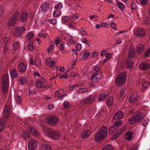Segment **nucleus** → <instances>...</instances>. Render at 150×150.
I'll list each match as a JSON object with an SVG mask.
<instances>
[{
    "label": "nucleus",
    "instance_id": "obj_1",
    "mask_svg": "<svg viewBox=\"0 0 150 150\" xmlns=\"http://www.w3.org/2000/svg\"><path fill=\"white\" fill-rule=\"evenodd\" d=\"M108 128L106 127L103 126L100 127L98 132L95 134L94 139L96 142H99L103 140L107 136L108 134Z\"/></svg>",
    "mask_w": 150,
    "mask_h": 150
},
{
    "label": "nucleus",
    "instance_id": "obj_2",
    "mask_svg": "<svg viewBox=\"0 0 150 150\" xmlns=\"http://www.w3.org/2000/svg\"><path fill=\"white\" fill-rule=\"evenodd\" d=\"M144 114L141 112L134 114L132 117L129 118V123L131 125L135 124L136 122L139 123L144 119Z\"/></svg>",
    "mask_w": 150,
    "mask_h": 150
},
{
    "label": "nucleus",
    "instance_id": "obj_3",
    "mask_svg": "<svg viewBox=\"0 0 150 150\" xmlns=\"http://www.w3.org/2000/svg\"><path fill=\"white\" fill-rule=\"evenodd\" d=\"M127 79V75L125 72H122L117 76L115 80V84L118 87L124 84Z\"/></svg>",
    "mask_w": 150,
    "mask_h": 150
},
{
    "label": "nucleus",
    "instance_id": "obj_4",
    "mask_svg": "<svg viewBox=\"0 0 150 150\" xmlns=\"http://www.w3.org/2000/svg\"><path fill=\"white\" fill-rule=\"evenodd\" d=\"M19 16V12L16 11L13 15L10 20L7 22V24L8 26H12L16 23Z\"/></svg>",
    "mask_w": 150,
    "mask_h": 150
},
{
    "label": "nucleus",
    "instance_id": "obj_5",
    "mask_svg": "<svg viewBox=\"0 0 150 150\" xmlns=\"http://www.w3.org/2000/svg\"><path fill=\"white\" fill-rule=\"evenodd\" d=\"M44 132L50 137L54 139L59 140L61 135L60 132L56 131L50 130L47 133L44 131Z\"/></svg>",
    "mask_w": 150,
    "mask_h": 150
},
{
    "label": "nucleus",
    "instance_id": "obj_6",
    "mask_svg": "<svg viewBox=\"0 0 150 150\" xmlns=\"http://www.w3.org/2000/svg\"><path fill=\"white\" fill-rule=\"evenodd\" d=\"M46 122L51 126H54L58 122L59 120L57 117L49 116L45 120Z\"/></svg>",
    "mask_w": 150,
    "mask_h": 150
},
{
    "label": "nucleus",
    "instance_id": "obj_7",
    "mask_svg": "<svg viewBox=\"0 0 150 150\" xmlns=\"http://www.w3.org/2000/svg\"><path fill=\"white\" fill-rule=\"evenodd\" d=\"M94 96L93 95H90L81 100L80 103L81 105H84L93 103L94 101Z\"/></svg>",
    "mask_w": 150,
    "mask_h": 150
},
{
    "label": "nucleus",
    "instance_id": "obj_8",
    "mask_svg": "<svg viewBox=\"0 0 150 150\" xmlns=\"http://www.w3.org/2000/svg\"><path fill=\"white\" fill-rule=\"evenodd\" d=\"M25 30L24 27H17L15 29L14 35L17 37H20Z\"/></svg>",
    "mask_w": 150,
    "mask_h": 150
},
{
    "label": "nucleus",
    "instance_id": "obj_9",
    "mask_svg": "<svg viewBox=\"0 0 150 150\" xmlns=\"http://www.w3.org/2000/svg\"><path fill=\"white\" fill-rule=\"evenodd\" d=\"M38 143L35 140L31 139L28 142V148L29 150H34L37 146Z\"/></svg>",
    "mask_w": 150,
    "mask_h": 150
},
{
    "label": "nucleus",
    "instance_id": "obj_10",
    "mask_svg": "<svg viewBox=\"0 0 150 150\" xmlns=\"http://www.w3.org/2000/svg\"><path fill=\"white\" fill-rule=\"evenodd\" d=\"M100 73L102 74V71H101ZM93 74H94L91 76L90 79L93 82H97L98 81L103 77V75L102 74H101L100 75L97 76L98 74L96 73H95V74L93 73Z\"/></svg>",
    "mask_w": 150,
    "mask_h": 150
},
{
    "label": "nucleus",
    "instance_id": "obj_11",
    "mask_svg": "<svg viewBox=\"0 0 150 150\" xmlns=\"http://www.w3.org/2000/svg\"><path fill=\"white\" fill-rule=\"evenodd\" d=\"M29 16L28 13L23 11L21 13L19 18L20 21L22 23L25 22Z\"/></svg>",
    "mask_w": 150,
    "mask_h": 150
},
{
    "label": "nucleus",
    "instance_id": "obj_12",
    "mask_svg": "<svg viewBox=\"0 0 150 150\" xmlns=\"http://www.w3.org/2000/svg\"><path fill=\"white\" fill-rule=\"evenodd\" d=\"M123 117V112L122 111H118L114 115L113 117V118L115 120H119Z\"/></svg>",
    "mask_w": 150,
    "mask_h": 150
},
{
    "label": "nucleus",
    "instance_id": "obj_13",
    "mask_svg": "<svg viewBox=\"0 0 150 150\" xmlns=\"http://www.w3.org/2000/svg\"><path fill=\"white\" fill-rule=\"evenodd\" d=\"M134 63L133 61L130 59V58H128L127 60L126 63V66L127 69H131L133 67Z\"/></svg>",
    "mask_w": 150,
    "mask_h": 150
},
{
    "label": "nucleus",
    "instance_id": "obj_14",
    "mask_svg": "<svg viewBox=\"0 0 150 150\" xmlns=\"http://www.w3.org/2000/svg\"><path fill=\"white\" fill-rule=\"evenodd\" d=\"M18 69L19 71L21 72H23L25 71L26 69L25 64L23 62H21L19 65Z\"/></svg>",
    "mask_w": 150,
    "mask_h": 150
},
{
    "label": "nucleus",
    "instance_id": "obj_15",
    "mask_svg": "<svg viewBox=\"0 0 150 150\" xmlns=\"http://www.w3.org/2000/svg\"><path fill=\"white\" fill-rule=\"evenodd\" d=\"M150 64L144 62H142L139 65V67L141 69L145 70L149 68Z\"/></svg>",
    "mask_w": 150,
    "mask_h": 150
},
{
    "label": "nucleus",
    "instance_id": "obj_16",
    "mask_svg": "<svg viewBox=\"0 0 150 150\" xmlns=\"http://www.w3.org/2000/svg\"><path fill=\"white\" fill-rule=\"evenodd\" d=\"M135 34L137 36L142 37L145 35V32L144 30L140 28L137 30Z\"/></svg>",
    "mask_w": 150,
    "mask_h": 150
},
{
    "label": "nucleus",
    "instance_id": "obj_17",
    "mask_svg": "<svg viewBox=\"0 0 150 150\" xmlns=\"http://www.w3.org/2000/svg\"><path fill=\"white\" fill-rule=\"evenodd\" d=\"M11 108L9 105H6L4 109V115L8 118L10 113Z\"/></svg>",
    "mask_w": 150,
    "mask_h": 150
},
{
    "label": "nucleus",
    "instance_id": "obj_18",
    "mask_svg": "<svg viewBox=\"0 0 150 150\" xmlns=\"http://www.w3.org/2000/svg\"><path fill=\"white\" fill-rule=\"evenodd\" d=\"M138 96L135 94L131 95L129 97V100L131 103L136 101L138 100Z\"/></svg>",
    "mask_w": 150,
    "mask_h": 150
},
{
    "label": "nucleus",
    "instance_id": "obj_19",
    "mask_svg": "<svg viewBox=\"0 0 150 150\" xmlns=\"http://www.w3.org/2000/svg\"><path fill=\"white\" fill-rule=\"evenodd\" d=\"M144 48V45L142 44H139L137 47V51L139 54H141Z\"/></svg>",
    "mask_w": 150,
    "mask_h": 150
},
{
    "label": "nucleus",
    "instance_id": "obj_20",
    "mask_svg": "<svg viewBox=\"0 0 150 150\" xmlns=\"http://www.w3.org/2000/svg\"><path fill=\"white\" fill-rule=\"evenodd\" d=\"M49 8V4L48 2L43 3L41 6L40 8L44 12L46 11Z\"/></svg>",
    "mask_w": 150,
    "mask_h": 150
},
{
    "label": "nucleus",
    "instance_id": "obj_21",
    "mask_svg": "<svg viewBox=\"0 0 150 150\" xmlns=\"http://www.w3.org/2000/svg\"><path fill=\"white\" fill-rule=\"evenodd\" d=\"M134 50L131 47H129L128 52L129 58H132L135 56Z\"/></svg>",
    "mask_w": 150,
    "mask_h": 150
},
{
    "label": "nucleus",
    "instance_id": "obj_22",
    "mask_svg": "<svg viewBox=\"0 0 150 150\" xmlns=\"http://www.w3.org/2000/svg\"><path fill=\"white\" fill-rule=\"evenodd\" d=\"M124 128L123 127H122L121 128L122 130L118 132L115 133L111 137V139H112L114 140L117 138L118 137H119L123 132V130Z\"/></svg>",
    "mask_w": 150,
    "mask_h": 150
},
{
    "label": "nucleus",
    "instance_id": "obj_23",
    "mask_svg": "<svg viewBox=\"0 0 150 150\" xmlns=\"http://www.w3.org/2000/svg\"><path fill=\"white\" fill-rule=\"evenodd\" d=\"M114 101L113 97H110L109 98L106 100V103L108 106L110 107L113 104Z\"/></svg>",
    "mask_w": 150,
    "mask_h": 150
},
{
    "label": "nucleus",
    "instance_id": "obj_24",
    "mask_svg": "<svg viewBox=\"0 0 150 150\" xmlns=\"http://www.w3.org/2000/svg\"><path fill=\"white\" fill-rule=\"evenodd\" d=\"M91 133L89 131L86 130L82 133L81 137L83 139L88 137L90 135Z\"/></svg>",
    "mask_w": 150,
    "mask_h": 150
},
{
    "label": "nucleus",
    "instance_id": "obj_25",
    "mask_svg": "<svg viewBox=\"0 0 150 150\" xmlns=\"http://www.w3.org/2000/svg\"><path fill=\"white\" fill-rule=\"evenodd\" d=\"M30 132L34 135H38L39 134V132L36 129L32 127H30Z\"/></svg>",
    "mask_w": 150,
    "mask_h": 150
},
{
    "label": "nucleus",
    "instance_id": "obj_26",
    "mask_svg": "<svg viewBox=\"0 0 150 150\" xmlns=\"http://www.w3.org/2000/svg\"><path fill=\"white\" fill-rule=\"evenodd\" d=\"M41 149L42 150H52L51 146L48 144H42Z\"/></svg>",
    "mask_w": 150,
    "mask_h": 150
},
{
    "label": "nucleus",
    "instance_id": "obj_27",
    "mask_svg": "<svg viewBox=\"0 0 150 150\" xmlns=\"http://www.w3.org/2000/svg\"><path fill=\"white\" fill-rule=\"evenodd\" d=\"M150 85V83L149 82H146L143 83L142 86V88L141 91L142 92L145 91V90L148 88Z\"/></svg>",
    "mask_w": 150,
    "mask_h": 150
},
{
    "label": "nucleus",
    "instance_id": "obj_28",
    "mask_svg": "<svg viewBox=\"0 0 150 150\" xmlns=\"http://www.w3.org/2000/svg\"><path fill=\"white\" fill-rule=\"evenodd\" d=\"M132 132H129L125 134V139L129 140H130L132 138Z\"/></svg>",
    "mask_w": 150,
    "mask_h": 150
},
{
    "label": "nucleus",
    "instance_id": "obj_29",
    "mask_svg": "<svg viewBox=\"0 0 150 150\" xmlns=\"http://www.w3.org/2000/svg\"><path fill=\"white\" fill-rule=\"evenodd\" d=\"M8 85L2 84V91L4 94H6L8 92Z\"/></svg>",
    "mask_w": 150,
    "mask_h": 150
},
{
    "label": "nucleus",
    "instance_id": "obj_30",
    "mask_svg": "<svg viewBox=\"0 0 150 150\" xmlns=\"http://www.w3.org/2000/svg\"><path fill=\"white\" fill-rule=\"evenodd\" d=\"M11 74L12 77L14 78H16L18 76L17 71L16 69H12L11 72Z\"/></svg>",
    "mask_w": 150,
    "mask_h": 150
},
{
    "label": "nucleus",
    "instance_id": "obj_31",
    "mask_svg": "<svg viewBox=\"0 0 150 150\" xmlns=\"http://www.w3.org/2000/svg\"><path fill=\"white\" fill-rule=\"evenodd\" d=\"M119 128H116L113 125V126H112L109 128V133L110 134H112L115 132L116 130H117Z\"/></svg>",
    "mask_w": 150,
    "mask_h": 150
},
{
    "label": "nucleus",
    "instance_id": "obj_32",
    "mask_svg": "<svg viewBox=\"0 0 150 150\" xmlns=\"http://www.w3.org/2000/svg\"><path fill=\"white\" fill-rule=\"evenodd\" d=\"M107 96V95H105V94L104 93H100L98 97V100L99 101H102Z\"/></svg>",
    "mask_w": 150,
    "mask_h": 150
},
{
    "label": "nucleus",
    "instance_id": "obj_33",
    "mask_svg": "<svg viewBox=\"0 0 150 150\" xmlns=\"http://www.w3.org/2000/svg\"><path fill=\"white\" fill-rule=\"evenodd\" d=\"M127 89V87L125 86L121 89L120 92L119 98H121L122 96L124 94L125 91Z\"/></svg>",
    "mask_w": 150,
    "mask_h": 150
},
{
    "label": "nucleus",
    "instance_id": "obj_34",
    "mask_svg": "<svg viewBox=\"0 0 150 150\" xmlns=\"http://www.w3.org/2000/svg\"><path fill=\"white\" fill-rule=\"evenodd\" d=\"M30 134L28 132L25 131L22 133V136L25 139L30 137Z\"/></svg>",
    "mask_w": 150,
    "mask_h": 150
},
{
    "label": "nucleus",
    "instance_id": "obj_35",
    "mask_svg": "<svg viewBox=\"0 0 150 150\" xmlns=\"http://www.w3.org/2000/svg\"><path fill=\"white\" fill-rule=\"evenodd\" d=\"M112 146L110 144L105 145L102 150H113Z\"/></svg>",
    "mask_w": 150,
    "mask_h": 150
},
{
    "label": "nucleus",
    "instance_id": "obj_36",
    "mask_svg": "<svg viewBox=\"0 0 150 150\" xmlns=\"http://www.w3.org/2000/svg\"><path fill=\"white\" fill-rule=\"evenodd\" d=\"M20 83L21 85H23L24 84L27 83V80L25 77H22L19 80Z\"/></svg>",
    "mask_w": 150,
    "mask_h": 150
},
{
    "label": "nucleus",
    "instance_id": "obj_37",
    "mask_svg": "<svg viewBox=\"0 0 150 150\" xmlns=\"http://www.w3.org/2000/svg\"><path fill=\"white\" fill-rule=\"evenodd\" d=\"M19 46L18 42L17 41H16L13 44V50H16L17 49H19Z\"/></svg>",
    "mask_w": 150,
    "mask_h": 150
},
{
    "label": "nucleus",
    "instance_id": "obj_38",
    "mask_svg": "<svg viewBox=\"0 0 150 150\" xmlns=\"http://www.w3.org/2000/svg\"><path fill=\"white\" fill-rule=\"evenodd\" d=\"M122 124V121L120 120L115 122L113 124V126H114L116 128H118V127L121 125Z\"/></svg>",
    "mask_w": 150,
    "mask_h": 150
},
{
    "label": "nucleus",
    "instance_id": "obj_39",
    "mask_svg": "<svg viewBox=\"0 0 150 150\" xmlns=\"http://www.w3.org/2000/svg\"><path fill=\"white\" fill-rule=\"evenodd\" d=\"M60 11L59 10L54 11L53 12L54 16L55 17H58L60 15Z\"/></svg>",
    "mask_w": 150,
    "mask_h": 150
},
{
    "label": "nucleus",
    "instance_id": "obj_40",
    "mask_svg": "<svg viewBox=\"0 0 150 150\" xmlns=\"http://www.w3.org/2000/svg\"><path fill=\"white\" fill-rule=\"evenodd\" d=\"M33 36V34L31 33H30L27 35L26 38L29 41Z\"/></svg>",
    "mask_w": 150,
    "mask_h": 150
},
{
    "label": "nucleus",
    "instance_id": "obj_41",
    "mask_svg": "<svg viewBox=\"0 0 150 150\" xmlns=\"http://www.w3.org/2000/svg\"><path fill=\"white\" fill-rule=\"evenodd\" d=\"M48 21L50 23L53 25H54L56 24L57 23L56 19L53 18L50 19H48Z\"/></svg>",
    "mask_w": 150,
    "mask_h": 150
},
{
    "label": "nucleus",
    "instance_id": "obj_42",
    "mask_svg": "<svg viewBox=\"0 0 150 150\" xmlns=\"http://www.w3.org/2000/svg\"><path fill=\"white\" fill-rule=\"evenodd\" d=\"M33 41H30L28 44V47L30 50H33Z\"/></svg>",
    "mask_w": 150,
    "mask_h": 150
},
{
    "label": "nucleus",
    "instance_id": "obj_43",
    "mask_svg": "<svg viewBox=\"0 0 150 150\" xmlns=\"http://www.w3.org/2000/svg\"><path fill=\"white\" fill-rule=\"evenodd\" d=\"M88 88H80L79 90V92L80 93H84L87 91Z\"/></svg>",
    "mask_w": 150,
    "mask_h": 150
},
{
    "label": "nucleus",
    "instance_id": "obj_44",
    "mask_svg": "<svg viewBox=\"0 0 150 150\" xmlns=\"http://www.w3.org/2000/svg\"><path fill=\"white\" fill-rule=\"evenodd\" d=\"M81 41L84 43H86L88 46L90 45L89 44V42L86 38H82L81 40Z\"/></svg>",
    "mask_w": 150,
    "mask_h": 150
},
{
    "label": "nucleus",
    "instance_id": "obj_45",
    "mask_svg": "<svg viewBox=\"0 0 150 150\" xmlns=\"http://www.w3.org/2000/svg\"><path fill=\"white\" fill-rule=\"evenodd\" d=\"M62 6V3H59L57 5H56L55 8L56 9H61Z\"/></svg>",
    "mask_w": 150,
    "mask_h": 150
},
{
    "label": "nucleus",
    "instance_id": "obj_46",
    "mask_svg": "<svg viewBox=\"0 0 150 150\" xmlns=\"http://www.w3.org/2000/svg\"><path fill=\"white\" fill-rule=\"evenodd\" d=\"M37 86L39 88H41L42 86V83L40 81H38L36 83Z\"/></svg>",
    "mask_w": 150,
    "mask_h": 150
},
{
    "label": "nucleus",
    "instance_id": "obj_47",
    "mask_svg": "<svg viewBox=\"0 0 150 150\" xmlns=\"http://www.w3.org/2000/svg\"><path fill=\"white\" fill-rule=\"evenodd\" d=\"M118 7L120 10H123L124 8V5L122 3H120L118 5Z\"/></svg>",
    "mask_w": 150,
    "mask_h": 150
},
{
    "label": "nucleus",
    "instance_id": "obj_48",
    "mask_svg": "<svg viewBox=\"0 0 150 150\" xmlns=\"http://www.w3.org/2000/svg\"><path fill=\"white\" fill-rule=\"evenodd\" d=\"M4 52L5 54H6L8 51V48L6 45H4Z\"/></svg>",
    "mask_w": 150,
    "mask_h": 150
},
{
    "label": "nucleus",
    "instance_id": "obj_49",
    "mask_svg": "<svg viewBox=\"0 0 150 150\" xmlns=\"http://www.w3.org/2000/svg\"><path fill=\"white\" fill-rule=\"evenodd\" d=\"M110 25L111 27L113 28L114 30H115L116 29V26L115 24L113 21H112L110 23Z\"/></svg>",
    "mask_w": 150,
    "mask_h": 150
},
{
    "label": "nucleus",
    "instance_id": "obj_50",
    "mask_svg": "<svg viewBox=\"0 0 150 150\" xmlns=\"http://www.w3.org/2000/svg\"><path fill=\"white\" fill-rule=\"evenodd\" d=\"M137 7V6L135 3H132L131 4V8L132 9L135 10Z\"/></svg>",
    "mask_w": 150,
    "mask_h": 150
},
{
    "label": "nucleus",
    "instance_id": "obj_51",
    "mask_svg": "<svg viewBox=\"0 0 150 150\" xmlns=\"http://www.w3.org/2000/svg\"><path fill=\"white\" fill-rule=\"evenodd\" d=\"M150 54V48L148 49L145 53L144 56L146 57H148Z\"/></svg>",
    "mask_w": 150,
    "mask_h": 150
},
{
    "label": "nucleus",
    "instance_id": "obj_52",
    "mask_svg": "<svg viewBox=\"0 0 150 150\" xmlns=\"http://www.w3.org/2000/svg\"><path fill=\"white\" fill-rule=\"evenodd\" d=\"M90 54V53L88 52H87L85 53L83 56V57L84 59H86L88 57Z\"/></svg>",
    "mask_w": 150,
    "mask_h": 150
},
{
    "label": "nucleus",
    "instance_id": "obj_53",
    "mask_svg": "<svg viewBox=\"0 0 150 150\" xmlns=\"http://www.w3.org/2000/svg\"><path fill=\"white\" fill-rule=\"evenodd\" d=\"M28 92L30 94H36L37 93V92L35 90H33V91H31L30 90V89L29 88L28 89Z\"/></svg>",
    "mask_w": 150,
    "mask_h": 150
},
{
    "label": "nucleus",
    "instance_id": "obj_54",
    "mask_svg": "<svg viewBox=\"0 0 150 150\" xmlns=\"http://www.w3.org/2000/svg\"><path fill=\"white\" fill-rule=\"evenodd\" d=\"M144 23L145 24L149 25V18L146 17L144 18Z\"/></svg>",
    "mask_w": 150,
    "mask_h": 150
},
{
    "label": "nucleus",
    "instance_id": "obj_55",
    "mask_svg": "<svg viewBox=\"0 0 150 150\" xmlns=\"http://www.w3.org/2000/svg\"><path fill=\"white\" fill-rule=\"evenodd\" d=\"M140 1L144 5H145L147 4V0H140Z\"/></svg>",
    "mask_w": 150,
    "mask_h": 150
},
{
    "label": "nucleus",
    "instance_id": "obj_56",
    "mask_svg": "<svg viewBox=\"0 0 150 150\" xmlns=\"http://www.w3.org/2000/svg\"><path fill=\"white\" fill-rule=\"evenodd\" d=\"M76 49L78 50H80L82 48L81 45L80 44H79L77 45L76 47Z\"/></svg>",
    "mask_w": 150,
    "mask_h": 150
},
{
    "label": "nucleus",
    "instance_id": "obj_57",
    "mask_svg": "<svg viewBox=\"0 0 150 150\" xmlns=\"http://www.w3.org/2000/svg\"><path fill=\"white\" fill-rule=\"evenodd\" d=\"M55 61H53V60H51L50 62V68H52L53 66H54V64Z\"/></svg>",
    "mask_w": 150,
    "mask_h": 150
},
{
    "label": "nucleus",
    "instance_id": "obj_58",
    "mask_svg": "<svg viewBox=\"0 0 150 150\" xmlns=\"http://www.w3.org/2000/svg\"><path fill=\"white\" fill-rule=\"evenodd\" d=\"M17 102L19 104H20L21 103V97L19 96H18L17 98Z\"/></svg>",
    "mask_w": 150,
    "mask_h": 150
},
{
    "label": "nucleus",
    "instance_id": "obj_59",
    "mask_svg": "<svg viewBox=\"0 0 150 150\" xmlns=\"http://www.w3.org/2000/svg\"><path fill=\"white\" fill-rule=\"evenodd\" d=\"M63 105L64 107L67 108L69 106V103L67 102H65L63 103Z\"/></svg>",
    "mask_w": 150,
    "mask_h": 150
},
{
    "label": "nucleus",
    "instance_id": "obj_60",
    "mask_svg": "<svg viewBox=\"0 0 150 150\" xmlns=\"http://www.w3.org/2000/svg\"><path fill=\"white\" fill-rule=\"evenodd\" d=\"M5 123V120L4 119H1L0 120V123L2 124L3 125H4Z\"/></svg>",
    "mask_w": 150,
    "mask_h": 150
},
{
    "label": "nucleus",
    "instance_id": "obj_61",
    "mask_svg": "<svg viewBox=\"0 0 150 150\" xmlns=\"http://www.w3.org/2000/svg\"><path fill=\"white\" fill-rule=\"evenodd\" d=\"M4 12V9L2 7H0V16L3 14Z\"/></svg>",
    "mask_w": 150,
    "mask_h": 150
},
{
    "label": "nucleus",
    "instance_id": "obj_62",
    "mask_svg": "<svg viewBox=\"0 0 150 150\" xmlns=\"http://www.w3.org/2000/svg\"><path fill=\"white\" fill-rule=\"evenodd\" d=\"M2 80H8V78L6 74H4L2 77Z\"/></svg>",
    "mask_w": 150,
    "mask_h": 150
},
{
    "label": "nucleus",
    "instance_id": "obj_63",
    "mask_svg": "<svg viewBox=\"0 0 150 150\" xmlns=\"http://www.w3.org/2000/svg\"><path fill=\"white\" fill-rule=\"evenodd\" d=\"M68 19V18L67 16H65L64 17L62 18V20L63 21L66 22Z\"/></svg>",
    "mask_w": 150,
    "mask_h": 150
},
{
    "label": "nucleus",
    "instance_id": "obj_64",
    "mask_svg": "<svg viewBox=\"0 0 150 150\" xmlns=\"http://www.w3.org/2000/svg\"><path fill=\"white\" fill-rule=\"evenodd\" d=\"M64 47V45L62 43H60V47H59V49L61 50H63Z\"/></svg>",
    "mask_w": 150,
    "mask_h": 150
}]
</instances>
